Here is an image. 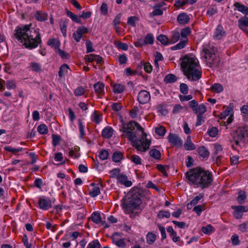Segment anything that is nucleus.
I'll return each instance as SVG.
<instances>
[{
    "label": "nucleus",
    "instance_id": "nucleus-1",
    "mask_svg": "<svg viewBox=\"0 0 248 248\" xmlns=\"http://www.w3.org/2000/svg\"><path fill=\"white\" fill-rule=\"evenodd\" d=\"M119 126V130L122 133L121 137L126 138L131 141L133 146L138 151L145 152L149 149L151 141L147 139L146 133L143 134L140 139L135 140L136 138V133L134 131L135 127L140 130H143L142 127L138 123L135 121L125 123L122 121V124Z\"/></svg>",
    "mask_w": 248,
    "mask_h": 248
},
{
    "label": "nucleus",
    "instance_id": "nucleus-2",
    "mask_svg": "<svg viewBox=\"0 0 248 248\" xmlns=\"http://www.w3.org/2000/svg\"><path fill=\"white\" fill-rule=\"evenodd\" d=\"M31 24L16 27L14 35L26 48L32 49L36 48L42 43V40L38 29L31 28Z\"/></svg>",
    "mask_w": 248,
    "mask_h": 248
},
{
    "label": "nucleus",
    "instance_id": "nucleus-3",
    "mask_svg": "<svg viewBox=\"0 0 248 248\" xmlns=\"http://www.w3.org/2000/svg\"><path fill=\"white\" fill-rule=\"evenodd\" d=\"M186 176L189 185L202 189L208 187L213 181V175L210 172L198 168L187 171Z\"/></svg>",
    "mask_w": 248,
    "mask_h": 248
},
{
    "label": "nucleus",
    "instance_id": "nucleus-4",
    "mask_svg": "<svg viewBox=\"0 0 248 248\" xmlns=\"http://www.w3.org/2000/svg\"><path fill=\"white\" fill-rule=\"evenodd\" d=\"M181 68L184 75L190 81L199 80L202 77V70L197 59L188 55L182 59Z\"/></svg>",
    "mask_w": 248,
    "mask_h": 248
},
{
    "label": "nucleus",
    "instance_id": "nucleus-5",
    "mask_svg": "<svg viewBox=\"0 0 248 248\" xmlns=\"http://www.w3.org/2000/svg\"><path fill=\"white\" fill-rule=\"evenodd\" d=\"M201 55L208 67L215 68L218 66L220 59L212 46L208 45H203Z\"/></svg>",
    "mask_w": 248,
    "mask_h": 248
},
{
    "label": "nucleus",
    "instance_id": "nucleus-6",
    "mask_svg": "<svg viewBox=\"0 0 248 248\" xmlns=\"http://www.w3.org/2000/svg\"><path fill=\"white\" fill-rule=\"evenodd\" d=\"M142 200L140 194L138 193L133 194L127 201L123 204L124 211L126 214L138 212L141 211Z\"/></svg>",
    "mask_w": 248,
    "mask_h": 248
},
{
    "label": "nucleus",
    "instance_id": "nucleus-7",
    "mask_svg": "<svg viewBox=\"0 0 248 248\" xmlns=\"http://www.w3.org/2000/svg\"><path fill=\"white\" fill-rule=\"evenodd\" d=\"M191 33L190 29L188 27L183 28L181 30L180 32V36L181 39L180 42L177 44L176 45L171 47V50H175L178 49H181L185 47L188 42V38L187 36Z\"/></svg>",
    "mask_w": 248,
    "mask_h": 248
},
{
    "label": "nucleus",
    "instance_id": "nucleus-8",
    "mask_svg": "<svg viewBox=\"0 0 248 248\" xmlns=\"http://www.w3.org/2000/svg\"><path fill=\"white\" fill-rule=\"evenodd\" d=\"M248 137V127H243L239 128L236 132V137H235L234 143L237 146L239 145V142L243 141L245 138Z\"/></svg>",
    "mask_w": 248,
    "mask_h": 248
},
{
    "label": "nucleus",
    "instance_id": "nucleus-9",
    "mask_svg": "<svg viewBox=\"0 0 248 248\" xmlns=\"http://www.w3.org/2000/svg\"><path fill=\"white\" fill-rule=\"evenodd\" d=\"M89 30L84 26H80L73 33V37L77 42H79L84 34L88 32Z\"/></svg>",
    "mask_w": 248,
    "mask_h": 248
},
{
    "label": "nucleus",
    "instance_id": "nucleus-10",
    "mask_svg": "<svg viewBox=\"0 0 248 248\" xmlns=\"http://www.w3.org/2000/svg\"><path fill=\"white\" fill-rule=\"evenodd\" d=\"M55 201V199L52 201L44 198H40L38 201L39 207L42 210H47L52 207V204Z\"/></svg>",
    "mask_w": 248,
    "mask_h": 248
},
{
    "label": "nucleus",
    "instance_id": "nucleus-11",
    "mask_svg": "<svg viewBox=\"0 0 248 248\" xmlns=\"http://www.w3.org/2000/svg\"><path fill=\"white\" fill-rule=\"evenodd\" d=\"M232 208L234 210V216L237 219L241 218L243 213L248 211V206H232Z\"/></svg>",
    "mask_w": 248,
    "mask_h": 248
},
{
    "label": "nucleus",
    "instance_id": "nucleus-12",
    "mask_svg": "<svg viewBox=\"0 0 248 248\" xmlns=\"http://www.w3.org/2000/svg\"><path fill=\"white\" fill-rule=\"evenodd\" d=\"M226 36V31L221 25H218L213 35L214 40H219L224 38Z\"/></svg>",
    "mask_w": 248,
    "mask_h": 248
},
{
    "label": "nucleus",
    "instance_id": "nucleus-13",
    "mask_svg": "<svg viewBox=\"0 0 248 248\" xmlns=\"http://www.w3.org/2000/svg\"><path fill=\"white\" fill-rule=\"evenodd\" d=\"M151 96L149 92L145 90L140 91L138 94V100L140 104H145L150 100Z\"/></svg>",
    "mask_w": 248,
    "mask_h": 248
},
{
    "label": "nucleus",
    "instance_id": "nucleus-14",
    "mask_svg": "<svg viewBox=\"0 0 248 248\" xmlns=\"http://www.w3.org/2000/svg\"><path fill=\"white\" fill-rule=\"evenodd\" d=\"M168 141L172 146H181L182 140L175 134L170 133L168 137Z\"/></svg>",
    "mask_w": 248,
    "mask_h": 248
},
{
    "label": "nucleus",
    "instance_id": "nucleus-15",
    "mask_svg": "<svg viewBox=\"0 0 248 248\" xmlns=\"http://www.w3.org/2000/svg\"><path fill=\"white\" fill-rule=\"evenodd\" d=\"M238 27L245 33L248 34V30L247 29L248 27V17L244 16L238 19Z\"/></svg>",
    "mask_w": 248,
    "mask_h": 248
},
{
    "label": "nucleus",
    "instance_id": "nucleus-16",
    "mask_svg": "<svg viewBox=\"0 0 248 248\" xmlns=\"http://www.w3.org/2000/svg\"><path fill=\"white\" fill-rule=\"evenodd\" d=\"M94 92L97 95L103 96L105 95V84L98 81L93 85Z\"/></svg>",
    "mask_w": 248,
    "mask_h": 248
},
{
    "label": "nucleus",
    "instance_id": "nucleus-17",
    "mask_svg": "<svg viewBox=\"0 0 248 248\" xmlns=\"http://www.w3.org/2000/svg\"><path fill=\"white\" fill-rule=\"evenodd\" d=\"M79 235V232L78 231L66 232L62 238V240L69 241L71 240L72 241H75L78 238Z\"/></svg>",
    "mask_w": 248,
    "mask_h": 248
},
{
    "label": "nucleus",
    "instance_id": "nucleus-18",
    "mask_svg": "<svg viewBox=\"0 0 248 248\" xmlns=\"http://www.w3.org/2000/svg\"><path fill=\"white\" fill-rule=\"evenodd\" d=\"M117 235V233H115L112 235L111 239L113 244L116 245L117 247L121 248H124L126 246V243L124 239H117L116 236Z\"/></svg>",
    "mask_w": 248,
    "mask_h": 248
},
{
    "label": "nucleus",
    "instance_id": "nucleus-19",
    "mask_svg": "<svg viewBox=\"0 0 248 248\" xmlns=\"http://www.w3.org/2000/svg\"><path fill=\"white\" fill-rule=\"evenodd\" d=\"M114 134L113 129L109 126L105 127L102 131L101 135L105 139L111 138Z\"/></svg>",
    "mask_w": 248,
    "mask_h": 248
},
{
    "label": "nucleus",
    "instance_id": "nucleus-20",
    "mask_svg": "<svg viewBox=\"0 0 248 248\" xmlns=\"http://www.w3.org/2000/svg\"><path fill=\"white\" fill-rule=\"evenodd\" d=\"M117 180L121 184L126 187H130L132 185V182L130 180H128L127 176L123 173H121L118 176Z\"/></svg>",
    "mask_w": 248,
    "mask_h": 248
},
{
    "label": "nucleus",
    "instance_id": "nucleus-21",
    "mask_svg": "<svg viewBox=\"0 0 248 248\" xmlns=\"http://www.w3.org/2000/svg\"><path fill=\"white\" fill-rule=\"evenodd\" d=\"M91 186L93 187L89 192V194L91 197H95L100 194V184L92 183L91 184Z\"/></svg>",
    "mask_w": 248,
    "mask_h": 248
},
{
    "label": "nucleus",
    "instance_id": "nucleus-22",
    "mask_svg": "<svg viewBox=\"0 0 248 248\" xmlns=\"http://www.w3.org/2000/svg\"><path fill=\"white\" fill-rule=\"evenodd\" d=\"M177 20L180 24H186L189 20V17L185 13H181L178 16Z\"/></svg>",
    "mask_w": 248,
    "mask_h": 248
},
{
    "label": "nucleus",
    "instance_id": "nucleus-23",
    "mask_svg": "<svg viewBox=\"0 0 248 248\" xmlns=\"http://www.w3.org/2000/svg\"><path fill=\"white\" fill-rule=\"evenodd\" d=\"M91 120L98 124L102 121V115L98 111H94L91 115Z\"/></svg>",
    "mask_w": 248,
    "mask_h": 248
},
{
    "label": "nucleus",
    "instance_id": "nucleus-24",
    "mask_svg": "<svg viewBox=\"0 0 248 248\" xmlns=\"http://www.w3.org/2000/svg\"><path fill=\"white\" fill-rule=\"evenodd\" d=\"M233 6L239 12H240L246 15H248V7L245 5L241 4L238 2H235L233 4Z\"/></svg>",
    "mask_w": 248,
    "mask_h": 248
},
{
    "label": "nucleus",
    "instance_id": "nucleus-25",
    "mask_svg": "<svg viewBox=\"0 0 248 248\" xmlns=\"http://www.w3.org/2000/svg\"><path fill=\"white\" fill-rule=\"evenodd\" d=\"M184 147L186 150L191 151L195 149V146L194 144L192 142L190 136H187L184 144Z\"/></svg>",
    "mask_w": 248,
    "mask_h": 248
},
{
    "label": "nucleus",
    "instance_id": "nucleus-26",
    "mask_svg": "<svg viewBox=\"0 0 248 248\" xmlns=\"http://www.w3.org/2000/svg\"><path fill=\"white\" fill-rule=\"evenodd\" d=\"M180 38V32L178 31H173L171 32V36L170 38V43L172 44L176 43Z\"/></svg>",
    "mask_w": 248,
    "mask_h": 248
},
{
    "label": "nucleus",
    "instance_id": "nucleus-27",
    "mask_svg": "<svg viewBox=\"0 0 248 248\" xmlns=\"http://www.w3.org/2000/svg\"><path fill=\"white\" fill-rule=\"evenodd\" d=\"M5 151L12 153L15 155H18V153L20 152H22L24 150L22 147H19L17 148H13L10 146H5L4 147Z\"/></svg>",
    "mask_w": 248,
    "mask_h": 248
},
{
    "label": "nucleus",
    "instance_id": "nucleus-28",
    "mask_svg": "<svg viewBox=\"0 0 248 248\" xmlns=\"http://www.w3.org/2000/svg\"><path fill=\"white\" fill-rule=\"evenodd\" d=\"M34 16L36 20L41 22L46 21L48 18L47 14L42 11L36 12L34 15Z\"/></svg>",
    "mask_w": 248,
    "mask_h": 248
},
{
    "label": "nucleus",
    "instance_id": "nucleus-29",
    "mask_svg": "<svg viewBox=\"0 0 248 248\" xmlns=\"http://www.w3.org/2000/svg\"><path fill=\"white\" fill-rule=\"evenodd\" d=\"M89 218L94 223L99 224L101 222L102 219L100 214L98 212H93Z\"/></svg>",
    "mask_w": 248,
    "mask_h": 248
},
{
    "label": "nucleus",
    "instance_id": "nucleus-30",
    "mask_svg": "<svg viewBox=\"0 0 248 248\" xmlns=\"http://www.w3.org/2000/svg\"><path fill=\"white\" fill-rule=\"evenodd\" d=\"M124 158L123 154L120 151H115L113 153L112 159L116 163L120 162Z\"/></svg>",
    "mask_w": 248,
    "mask_h": 248
},
{
    "label": "nucleus",
    "instance_id": "nucleus-31",
    "mask_svg": "<svg viewBox=\"0 0 248 248\" xmlns=\"http://www.w3.org/2000/svg\"><path fill=\"white\" fill-rule=\"evenodd\" d=\"M69 67L67 64H63L60 68L58 75L60 78H62L68 73Z\"/></svg>",
    "mask_w": 248,
    "mask_h": 248
},
{
    "label": "nucleus",
    "instance_id": "nucleus-32",
    "mask_svg": "<svg viewBox=\"0 0 248 248\" xmlns=\"http://www.w3.org/2000/svg\"><path fill=\"white\" fill-rule=\"evenodd\" d=\"M113 91L115 93H121L125 90L124 85L121 84H115L112 86Z\"/></svg>",
    "mask_w": 248,
    "mask_h": 248
},
{
    "label": "nucleus",
    "instance_id": "nucleus-33",
    "mask_svg": "<svg viewBox=\"0 0 248 248\" xmlns=\"http://www.w3.org/2000/svg\"><path fill=\"white\" fill-rule=\"evenodd\" d=\"M30 67L32 71L38 73L40 72L42 70L41 65L36 62H31L30 63Z\"/></svg>",
    "mask_w": 248,
    "mask_h": 248
},
{
    "label": "nucleus",
    "instance_id": "nucleus-34",
    "mask_svg": "<svg viewBox=\"0 0 248 248\" xmlns=\"http://www.w3.org/2000/svg\"><path fill=\"white\" fill-rule=\"evenodd\" d=\"M157 39L163 45L167 46L170 44V39L166 35L161 34L157 37Z\"/></svg>",
    "mask_w": 248,
    "mask_h": 248
},
{
    "label": "nucleus",
    "instance_id": "nucleus-35",
    "mask_svg": "<svg viewBox=\"0 0 248 248\" xmlns=\"http://www.w3.org/2000/svg\"><path fill=\"white\" fill-rule=\"evenodd\" d=\"M202 231L206 234L210 235L215 231V228L211 225H207L202 228Z\"/></svg>",
    "mask_w": 248,
    "mask_h": 248
},
{
    "label": "nucleus",
    "instance_id": "nucleus-36",
    "mask_svg": "<svg viewBox=\"0 0 248 248\" xmlns=\"http://www.w3.org/2000/svg\"><path fill=\"white\" fill-rule=\"evenodd\" d=\"M156 238V235L153 232H149L146 235V241L149 245L153 244L155 241Z\"/></svg>",
    "mask_w": 248,
    "mask_h": 248
},
{
    "label": "nucleus",
    "instance_id": "nucleus-37",
    "mask_svg": "<svg viewBox=\"0 0 248 248\" xmlns=\"http://www.w3.org/2000/svg\"><path fill=\"white\" fill-rule=\"evenodd\" d=\"M211 90L216 93H220L223 90V86L219 83H214L211 86Z\"/></svg>",
    "mask_w": 248,
    "mask_h": 248
},
{
    "label": "nucleus",
    "instance_id": "nucleus-38",
    "mask_svg": "<svg viewBox=\"0 0 248 248\" xmlns=\"http://www.w3.org/2000/svg\"><path fill=\"white\" fill-rule=\"evenodd\" d=\"M217 13V9L216 6L211 5L209 7L206 11V16L211 17Z\"/></svg>",
    "mask_w": 248,
    "mask_h": 248
},
{
    "label": "nucleus",
    "instance_id": "nucleus-39",
    "mask_svg": "<svg viewBox=\"0 0 248 248\" xmlns=\"http://www.w3.org/2000/svg\"><path fill=\"white\" fill-rule=\"evenodd\" d=\"M198 151L199 155L203 158H205L209 156V153L207 149L204 146L199 147Z\"/></svg>",
    "mask_w": 248,
    "mask_h": 248
},
{
    "label": "nucleus",
    "instance_id": "nucleus-40",
    "mask_svg": "<svg viewBox=\"0 0 248 248\" xmlns=\"http://www.w3.org/2000/svg\"><path fill=\"white\" fill-rule=\"evenodd\" d=\"M78 128L80 133L79 137L81 139H83L84 136L85 135V132L84 131V126L83 124L82 121L81 119L78 120Z\"/></svg>",
    "mask_w": 248,
    "mask_h": 248
},
{
    "label": "nucleus",
    "instance_id": "nucleus-41",
    "mask_svg": "<svg viewBox=\"0 0 248 248\" xmlns=\"http://www.w3.org/2000/svg\"><path fill=\"white\" fill-rule=\"evenodd\" d=\"M177 80V77L173 74H168L164 78V81L166 83H173Z\"/></svg>",
    "mask_w": 248,
    "mask_h": 248
},
{
    "label": "nucleus",
    "instance_id": "nucleus-42",
    "mask_svg": "<svg viewBox=\"0 0 248 248\" xmlns=\"http://www.w3.org/2000/svg\"><path fill=\"white\" fill-rule=\"evenodd\" d=\"M128 158L136 165H140L141 164V159L138 155H132Z\"/></svg>",
    "mask_w": 248,
    "mask_h": 248
},
{
    "label": "nucleus",
    "instance_id": "nucleus-43",
    "mask_svg": "<svg viewBox=\"0 0 248 248\" xmlns=\"http://www.w3.org/2000/svg\"><path fill=\"white\" fill-rule=\"evenodd\" d=\"M67 16L70 17L73 21L78 23H80V19L79 18V17H78L76 15L73 14L72 12L68 10L66 12Z\"/></svg>",
    "mask_w": 248,
    "mask_h": 248
},
{
    "label": "nucleus",
    "instance_id": "nucleus-44",
    "mask_svg": "<svg viewBox=\"0 0 248 248\" xmlns=\"http://www.w3.org/2000/svg\"><path fill=\"white\" fill-rule=\"evenodd\" d=\"M153 9L154 10L149 14L150 17H153L156 16H161L163 14L162 10L160 9V8L156 7V5L153 7Z\"/></svg>",
    "mask_w": 248,
    "mask_h": 248
},
{
    "label": "nucleus",
    "instance_id": "nucleus-45",
    "mask_svg": "<svg viewBox=\"0 0 248 248\" xmlns=\"http://www.w3.org/2000/svg\"><path fill=\"white\" fill-rule=\"evenodd\" d=\"M54 158L56 161L61 162L58 165L64 164L65 163V161L63 160L62 154L61 152L55 153L54 155Z\"/></svg>",
    "mask_w": 248,
    "mask_h": 248
},
{
    "label": "nucleus",
    "instance_id": "nucleus-46",
    "mask_svg": "<svg viewBox=\"0 0 248 248\" xmlns=\"http://www.w3.org/2000/svg\"><path fill=\"white\" fill-rule=\"evenodd\" d=\"M86 91L85 88L82 86H79L75 90L74 93L75 96H79L83 95Z\"/></svg>",
    "mask_w": 248,
    "mask_h": 248
},
{
    "label": "nucleus",
    "instance_id": "nucleus-47",
    "mask_svg": "<svg viewBox=\"0 0 248 248\" xmlns=\"http://www.w3.org/2000/svg\"><path fill=\"white\" fill-rule=\"evenodd\" d=\"M166 132V128L163 126H159L155 128V133L159 136L163 137Z\"/></svg>",
    "mask_w": 248,
    "mask_h": 248
},
{
    "label": "nucleus",
    "instance_id": "nucleus-48",
    "mask_svg": "<svg viewBox=\"0 0 248 248\" xmlns=\"http://www.w3.org/2000/svg\"><path fill=\"white\" fill-rule=\"evenodd\" d=\"M150 155L155 159H159L161 157V153L159 151L153 149L150 151Z\"/></svg>",
    "mask_w": 248,
    "mask_h": 248
},
{
    "label": "nucleus",
    "instance_id": "nucleus-49",
    "mask_svg": "<svg viewBox=\"0 0 248 248\" xmlns=\"http://www.w3.org/2000/svg\"><path fill=\"white\" fill-rule=\"evenodd\" d=\"M203 197V194L201 193L199 195L194 198L189 203L187 204V207L189 208V205H195L198 203L199 201Z\"/></svg>",
    "mask_w": 248,
    "mask_h": 248
},
{
    "label": "nucleus",
    "instance_id": "nucleus-50",
    "mask_svg": "<svg viewBox=\"0 0 248 248\" xmlns=\"http://www.w3.org/2000/svg\"><path fill=\"white\" fill-rule=\"evenodd\" d=\"M37 131L40 134L45 135L48 133V128L46 124H41L38 126Z\"/></svg>",
    "mask_w": 248,
    "mask_h": 248
},
{
    "label": "nucleus",
    "instance_id": "nucleus-51",
    "mask_svg": "<svg viewBox=\"0 0 248 248\" xmlns=\"http://www.w3.org/2000/svg\"><path fill=\"white\" fill-rule=\"evenodd\" d=\"M246 197L247 196L245 192L242 191L239 192L238 196L237 198L238 202L240 204L244 203L245 202Z\"/></svg>",
    "mask_w": 248,
    "mask_h": 248
},
{
    "label": "nucleus",
    "instance_id": "nucleus-52",
    "mask_svg": "<svg viewBox=\"0 0 248 248\" xmlns=\"http://www.w3.org/2000/svg\"><path fill=\"white\" fill-rule=\"evenodd\" d=\"M189 106L193 112L195 114H197L198 102L195 100H192L189 102Z\"/></svg>",
    "mask_w": 248,
    "mask_h": 248
},
{
    "label": "nucleus",
    "instance_id": "nucleus-53",
    "mask_svg": "<svg viewBox=\"0 0 248 248\" xmlns=\"http://www.w3.org/2000/svg\"><path fill=\"white\" fill-rule=\"evenodd\" d=\"M139 20V18L135 16H130L127 19V24L131 27H135L136 23Z\"/></svg>",
    "mask_w": 248,
    "mask_h": 248
},
{
    "label": "nucleus",
    "instance_id": "nucleus-54",
    "mask_svg": "<svg viewBox=\"0 0 248 248\" xmlns=\"http://www.w3.org/2000/svg\"><path fill=\"white\" fill-rule=\"evenodd\" d=\"M144 40L146 43V45L150 44L153 45L154 42V37L153 35L151 33H148L145 38Z\"/></svg>",
    "mask_w": 248,
    "mask_h": 248
},
{
    "label": "nucleus",
    "instance_id": "nucleus-55",
    "mask_svg": "<svg viewBox=\"0 0 248 248\" xmlns=\"http://www.w3.org/2000/svg\"><path fill=\"white\" fill-rule=\"evenodd\" d=\"M101 245L98 240H93L89 243L86 248H100Z\"/></svg>",
    "mask_w": 248,
    "mask_h": 248
},
{
    "label": "nucleus",
    "instance_id": "nucleus-56",
    "mask_svg": "<svg viewBox=\"0 0 248 248\" xmlns=\"http://www.w3.org/2000/svg\"><path fill=\"white\" fill-rule=\"evenodd\" d=\"M223 148L221 145L218 143H215L214 144V155H217L218 154H220L222 151Z\"/></svg>",
    "mask_w": 248,
    "mask_h": 248
},
{
    "label": "nucleus",
    "instance_id": "nucleus-57",
    "mask_svg": "<svg viewBox=\"0 0 248 248\" xmlns=\"http://www.w3.org/2000/svg\"><path fill=\"white\" fill-rule=\"evenodd\" d=\"M98 156L102 160H106L108 158V152L106 150H102L99 152Z\"/></svg>",
    "mask_w": 248,
    "mask_h": 248
},
{
    "label": "nucleus",
    "instance_id": "nucleus-58",
    "mask_svg": "<svg viewBox=\"0 0 248 248\" xmlns=\"http://www.w3.org/2000/svg\"><path fill=\"white\" fill-rule=\"evenodd\" d=\"M208 134L211 137H215L218 134V129L216 127H212L208 130Z\"/></svg>",
    "mask_w": 248,
    "mask_h": 248
},
{
    "label": "nucleus",
    "instance_id": "nucleus-59",
    "mask_svg": "<svg viewBox=\"0 0 248 248\" xmlns=\"http://www.w3.org/2000/svg\"><path fill=\"white\" fill-rule=\"evenodd\" d=\"M180 91L183 94H187L188 93V86L186 83H181L180 85Z\"/></svg>",
    "mask_w": 248,
    "mask_h": 248
},
{
    "label": "nucleus",
    "instance_id": "nucleus-60",
    "mask_svg": "<svg viewBox=\"0 0 248 248\" xmlns=\"http://www.w3.org/2000/svg\"><path fill=\"white\" fill-rule=\"evenodd\" d=\"M170 217V213L169 211H159L157 214V217L159 218L163 217L169 218Z\"/></svg>",
    "mask_w": 248,
    "mask_h": 248
},
{
    "label": "nucleus",
    "instance_id": "nucleus-61",
    "mask_svg": "<svg viewBox=\"0 0 248 248\" xmlns=\"http://www.w3.org/2000/svg\"><path fill=\"white\" fill-rule=\"evenodd\" d=\"M119 169H114L110 171V177L112 178H118V176L121 174Z\"/></svg>",
    "mask_w": 248,
    "mask_h": 248
},
{
    "label": "nucleus",
    "instance_id": "nucleus-62",
    "mask_svg": "<svg viewBox=\"0 0 248 248\" xmlns=\"http://www.w3.org/2000/svg\"><path fill=\"white\" fill-rule=\"evenodd\" d=\"M5 85L6 86V87L8 89L11 90L15 89L16 87V85L14 81L13 80H8L5 82L4 80L3 81Z\"/></svg>",
    "mask_w": 248,
    "mask_h": 248
},
{
    "label": "nucleus",
    "instance_id": "nucleus-63",
    "mask_svg": "<svg viewBox=\"0 0 248 248\" xmlns=\"http://www.w3.org/2000/svg\"><path fill=\"white\" fill-rule=\"evenodd\" d=\"M206 111V107L204 104H201L197 107V113L202 115Z\"/></svg>",
    "mask_w": 248,
    "mask_h": 248
},
{
    "label": "nucleus",
    "instance_id": "nucleus-64",
    "mask_svg": "<svg viewBox=\"0 0 248 248\" xmlns=\"http://www.w3.org/2000/svg\"><path fill=\"white\" fill-rule=\"evenodd\" d=\"M139 112V109L137 107H134L130 111V115L133 118H136Z\"/></svg>",
    "mask_w": 248,
    "mask_h": 248
}]
</instances>
